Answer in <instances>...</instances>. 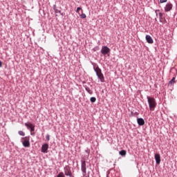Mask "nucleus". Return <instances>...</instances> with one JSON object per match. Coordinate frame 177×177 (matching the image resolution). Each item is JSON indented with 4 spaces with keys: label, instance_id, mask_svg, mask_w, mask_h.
I'll list each match as a JSON object with an SVG mask.
<instances>
[{
    "label": "nucleus",
    "instance_id": "obj_28",
    "mask_svg": "<svg viewBox=\"0 0 177 177\" xmlns=\"http://www.w3.org/2000/svg\"><path fill=\"white\" fill-rule=\"evenodd\" d=\"M167 0H160V3H164L165 2H167Z\"/></svg>",
    "mask_w": 177,
    "mask_h": 177
},
{
    "label": "nucleus",
    "instance_id": "obj_9",
    "mask_svg": "<svg viewBox=\"0 0 177 177\" xmlns=\"http://www.w3.org/2000/svg\"><path fill=\"white\" fill-rule=\"evenodd\" d=\"M48 149H49V145L48 143H45L41 146V153H48Z\"/></svg>",
    "mask_w": 177,
    "mask_h": 177
},
{
    "label": "nucleus",
    "instance_id": "obj_26",
    "mask_svg": "<svg viewBox=\"0 0 177 177\" xmlns=\"http://www.w3.org/2000/svg\"><path fill=\"white\" fill-rule=\"evenodd\" d=\"M158 12H160V10H156L155 11L156 17H158Z\"/></svg>",
    "mask_w": 177,
    "mask_h": 177
},
{
    "label": "nucleus",
    "instance_id": "obj_6",
    "mask_svg": "<svg viewBox=\"0 0 177 177\" xmlns=\"http://www.w3.org/2000/svg\"><path fill=\"white\" fill-rule=\"evenodd\" d=\"M81 169H82V172L83 174V176H85V175H86V161L82 160Z\"/></svg>",
    "mask_w": 177,
    "mask_h": 177
},
{
    "label": "nucleus",
    "instance_id": "obj_8",
    "mask_svg": "<svg viewBox=\"0 0 177 177\" xmlns=\"http://www.w3.org/2000/svg\"><path fill=\"white\" fill-rule=\"evenodd\" d=\"M154 158L156 163L158 165H160V163L161 162V156L160 155V153H155Z\"/></svg>",
    "mask_w": 177,
    "mask_h": 177
},
{
    "label": "nucleus",
    "instance_id": "obj_4",
    "mask_svg": "<svg viewBox=\"0 0 177 177\" xmlns=\"http://www.w3.org/2000/svg\"><path fill=\"white\" fill-rule=\"evenodd\" d=\"M64 171L66 176L74 177V175H73V172L71 171V167H70V166H65Z\"/></svg>",
    "mask_w": 177,
    "mask_h": 177
},
{
    "label": "nucleus",
    "instance_id": "obj_15",
    "mask_svg": "<svg viewBox=\"0 0 177 177\" xmlns=\"http://www.w3.org/2000/svg\"><path fill=\"white\" fill-rule=\"evenodd\" d=\"M119 154L120 156H121L122 157H125V156H127V151L122 149L121 151H119Z\"/></svg>",
    "mask_w": 177,
    "mask_h": 177
},
{
    "label": "nucleus",
    "instance_id": "obj_21",
    "mask_svg": "<svg viewBox=\"0 0 177 177\" xmlns=\"http://www.w3.org/2000/svg\"><path fill=\"white\" fill-rule=\"evenodd\" d=\"M18 133L19 135H20V136H25L26 135V133L23 131H19Z\"/></svg>",
    "mask_w": 177,
    "mask_h": 177
},
{
    "label": "nucleus",
    "instance_id": "obj_11",
    "mask_svg": "<svg viewBox=\"0 0 177 177\" xmlns=\"http://www.w3.org/2000/svg\"><path fill=\"white\" fill-rule=\"evenodd\" d=\"M137 123L140 127L145 125V120L142 118H137Z\"/></svg>",
    "mask_w": 177,
    "mask_h": 177
},
{
    "label": "nucleus",
    "instance_id": "obj_25",
    "mask_svg": "<svg viewBox=\"0 0 177 177\" xmlns=\"http://www.w3.org/2000/svg\"><path fill=\"white\" fill-rule=\"evenodd\" d=\"M93 50L94 52H96V50H99V46H95V47H94V48H93Z\"/></svg>",
    "mask_w": 177,
    "mask_h": 177
},
{
    "label": "nucleus",
    "instance_id": "obj_23",
    "mask_svg": "<svg viewBox=\"0 0 177 177\" xmlns=\"http://www.w3.org/2000/svg\"><path fill=\"white\" fill-rule=\"evenodd\" d=\"M46 140H48V142H49L50 140V136L49 134H47L46 136Z\"/></svg>",
    "mask_w": 177,
    "mask_h": 177
},
{
    "label": "nucleus",
    "instance_id": "obj_12",
    "mask_svg": "<svg viewBox=\"0 0 177 177\" xmlns=\"http://www.w3.org/2000/svg\"><path fill=\"white\" fill-rule=\"evenodd\" d=\"M145 39L148 44H153L154 41H153V38H151V36L147 35L145 37Z\"/></svg>",
    "mask_w": 177,
    "mask_h": 177
},
{
    "label": "nucleus",
    "instance_id": "obj_20",
    "mask_svg": "<svg viewBox=\"0 0 177 177\" xmlns=\"http://www.w3.org/2000/svg\"><path fill=\"white\" fill-rule=\"evenodd\" d=\"M54 12H55V13H59L61 15V16H63V12H62V10H60L57 9Z\"/></svg>",
    "mask_w": 177,
    "mask_h": 177
},
{
    "label": "nucleus",
    "instance_id": "obj_3",
    "mask_svg": "<svg viewBox=\"0 0 177 177\" xmlns=\"http://www.w3.org/2000/svg\"><path fill=\"white\" fill-rule=\"evenodd\" d=\"M110 48H109L107 46H103L102 47V49L100 50L102 55L104 56H106V55H108V56H110V52H111Z\"/></svg>",
    "mask_w": 177,
    "mask_h": 177
},
{
    "label": "nucleus",
    "instance_id": "obj_31",
    "mask_svg": "<svg viewBox=\"0 0 177 177\" xmlns=\"http://www.w3.org/2000/svg\"><path fill=\"white\" fill-rule=\"evenodd\" d=\"M155 21H157V18L155 19Z\"/></svg>",
    "mask_w": 177,
    "mask_h": 177
},
{
    "label": "nucleus",
    "instance_id": "obj_1",
    "mask_svg": "<svg viewBox=\"0 0 177 177\" xmlns=\"http://www.w3.org/2000/svg\"><path fill=\"white\" fill-rule=\"evenodd\" d=\"M91 64L93 66L94 71L96 73V75L99 80L101 81V82H104V75H103V73H102V69L99 68V66H97L95 68V63L91 62Z\"/></svg>",
    "mask_w": 177,
    "mask_h": 177
},
{
    "label": "nucleus",
    "instance_id": "obj_22",
    "mask_svg": "<svg viewBox=\"0 0 177 177\" xmlns=\"http://www.w3.org/2000/svg\"><path fill=\"white\" fill-rule=\"evenodd\" d=\"M57 177H66V176H64V173L59 172V174L57 176Z\"/></svg>",
    "mask_w": 177,
    "mask_h": 177
},
{
    "label": "nucleus",
    "instance_id": "obj_24",
    "mask_svg": "<svg viewBox=\"0 0 177 177\" xmlns=\"http://www.w3.org/2000/svg\"><path fill=\"white\" fill-rule=\"evenodd\" d=\"M80 10H82V8H81V7H77V10H76V13H80Z\"/></svg>",
    "mask_w": 177,
    "mask_h": 177
},
{
    "label": "nucleus",
    "instance_id": "obj_7",
    "mask_svg": "<svg viewBox=\"0 0 177 177\" xmlns=\"http://www.w3.org/2000/svg\"><path fill=\"white\" fill-rule=\"evenodd\" d=\"M25 127H26L27 129H29L30 132L35 131V125L32 123H25Z\"/></svg>",
    "mask_w": 177,
    "mask_h": 177
},
{
    "label": "nucleus",
    "instance_id": "obj_10",
    "mask_svg": "<svg viewBox=\"0 0 177 177\" xmlns=\"http://www.w3.org/2000/svg\"><path fill=\"white\" fill-rule=\"evenodd\" d=\"M173 6L172 3H168L165 7V12H170V10H172Z\"/></svg>",
    "mask_w": 177,
    "mask_h": 177
},
{
    "label": "nucleus",
    "instance_id": "obj_32",
    "mask_svg": "<svg viewBox=\"0 0 177 177\" xmlns=\"http://www.w3.org/2000/svg\"><path fill=\"white\" fill-rule=\"evenodd\" d=\"M136 114H139L138 112H136Z\"/></svg>",
    "mask_w": 177,
    "mask_h": 177
},
{
    "label": "nucleus",
    "instance_id": "obj_30",
    "mask_svg": "<svg viewBox=\"0 0 177 177\" xmlns=\"http://www.w3.org/2000/svg\"><path fill=\"white\" fill-rule=\"evenodd\" d=\"M175 70H176V74H177V68H176Z\"/></svg>",
    "mask_w": 177,
    "mask_h": 177
},
{
    "label": "nucleus",
    "instance_id": "obj_17",
    "mask_svg": "<svg viewBox=\"0 0 177 177\" xmlns=\"http://www.w3.org/2000/svg\"><path fill=\"white\" fill-rule=\"evenodd\" d=\"M175 80H176V78H175V77H174L169 82V84H168V85H169V84H175V82H176L175 81Z\"/></svg>",
    "mask_w": 177,
    "mask_h": 177
},
{
    "label": "nucleus",
    "instance_id": "obj_14",
    "mask_svg": "<svg viewBox=\"0 0 177 177\" xmlns=\"http://www.w3.org/2000/svg\"><path fill=\"white\" fill-rule=\"evenodd\" d=\"M84 88H85V90L86 91V92L88 93H89V95H92V93H93V92L92 91V90H91V88L89 87H88V86L84 85Z\"/></svg>",
    "mask_w": 177,
    "mask_h": 177
},
{
    "label": "nucleus",
    "instance_id": "obj_13",
    "mask_svg": "<svg viewBox=\"0 0 177 177\" xmlns=\"http://www.w3.org/2000/svg\"><path fill=\"white\" fill-rule=\"evenodd\" d=\"M164 15L162 12H159V19L160 23H166L165 18H164Z\"/></svg>",
    "mask_w": 177,
    "mask_h": 177
},
{
    "label": "nucleus",
    "instance_id": "obj_16",
    "mask_svg": "<svg viewBox=\"0 0 177 177\" xmlns=\"http://www.w3.org/2000/svg\"><path fill=\"white\" fill-rule=\"evenodd\" d=\"M81 19H86V15L84 13V11L82 10V15H80Z\"/></svg>",
    "mask_w": 177,
    "mask_h": 177
},
{
    "label": "nucleus",
    "instance_id": "obj_29",
    "mask_svg": "<svg viewBox=\"0 0 177 177\" xmlns=\"http://www.w3.org/2000/svg\"><path fill=\"white\" fill-rule=\"evenodd\" d=\"M0 67H2V61H0Z\"/></svg>",
    "mask_w": 177,
    "mask_h": 177
},
{
    "label": "nucleus",
    "instance_id": "obj_5",
    "mask_svg": "<svg viewBox=\"0 0 177 177\" xmlns=\"http://www.w3.org/2000/svg\"><path fill=\"white\" fill-rule=\"evenodd\" d=\"M21 142L24 147H30V138L28 137L22 138Z\"/></svg>",
    "mask_w": 177,
    "mask_h": 177
},
{
    "label": "nucleus",
    "instance_id": "obj_2",
    "mask_svg": "<svg viewBox=\"0 0 177 177\" xmlns=\"http://www.w3.org/2000/svg\"><path fill=\"white\" fill-rule=\"evenodd\" d=\"M149 109L151 111H154V109L157 106V102H156L155 97H147Z\"/></svg>",
    "mask_w": 177,
    "mask_h": 177
},
{
    "label": "nucleus",
    "instance_id": "obj_18",
    "mask_svg": "<svg viewBox=\"0 0 177 177\" xmlns=\"http://www.w3.org/2000/svg\"><path fill=\"white\" fill-rule=\"evenodd\" d=\"M90 102H91V103H95V102H96V97H91L90 98Z\"/></svg>",
    "mask_w": 177,
    "mask_h": 177
},
{
    "label": "nucleus",
    "instance_id": "obj_27",
    "mask_svg": "<svg viewBox=\"0 0 177 177\" xmlns=\"http://www.w3.org/2000/svg\"><path fill=\"white\" fill-rule=\"evenodd\" d=\"M53 9L54 11H55L56 10H57V8H56V4H54L53 6Z\"/></svg>",
    "mask_w": 177,
    "mask_h": 177
},
{
    "label": "nucleus",
    "instance_id": "obj_19",
    "mask_svg": "<svg viewBox=\"0 0 177 177\" xmlns=\"http://www.w3.org/2000/svg\"><path fill=\"white\" fill-rule=\"evenodd\" d=\"M85 153H86V156L87 157H89V154L91 153V149H86V150H85Z\"/></svg>",
    "mask_w": 177,
    "mask_h": 177
}]
</instances>
